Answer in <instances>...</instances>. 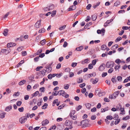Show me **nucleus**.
<instances>
[{"label":"nucleus","mask_w":130,"mask_h":130,"mask_svg":"<svg viewBox=\"0 0 130 130\" xmlns=\"http://www.w3.org/2000/svg\"><path fill=\"white\" fill-rule=\"evenodd\" d=\"M65 105H64L63 104H62V105H61L60 106H59L58 107V109H61L63 108Z\"/></svg>","instance_id":"56"},{"label":"nucleus","mask_w":130,"mask_h":130,"mask_svg":"<svg viewBox=\"0 0 130 130\" xmlns=\"http://www.w3.org/2000/svg\"><path fill=\"white\" fill-rule=\"evenodd\" d=\"M108 110V107H107L105 108L104 109H101V112H103Z\"/></svg>","instance_id":"22"},{"label":"nucleus","mask_w":130,"mask_h":130,"mask_svg":"<svg viewBox=\"0 0 130 130\" xmlns=\"http://www.w3.org/2000/svg\"><path fill=\"white\" fill-rule=\"evenodd\" d=\"M127 125V124L126 123H123V125L121 126V128L122 129H124L126 127Z\"/></svg>","instance_id":"57"},{"label":"nucleus","mask_w":130,"mask_h":130,"mask_svg":"<svg viewBox=\"0 0 130 130\" xmlns=\"http://www.w3.org/2000/svg\"><path fill=\"white\" fill-rule=\"evenodd\" d=\"M52 64V63H51L50 64H47L46 66L45 67V68L46 69L45 70L46 72L48 73H49L51 72V71L52 70V67H51Z\"/></svg>","instance_id":"2"},{"label":"nucleus","mask_w":130,"mask_h":130,"mask_svg":"<svg viewBox=\"0 0 130 130\" xmlns=\"http://www.w3.org/2000/svg\"><path fill=\"white\" fill-rule=\"evenodd\" d=\"M48 120L46 119L44 121H43L42 122V125L43 126H44L48 124Z\"/></svg>","instance_id":"14"},{"label":"nucleus","mask_w":130,"mask_h":130,"mask_svg":"<svg viewBox=\"0 0 130 130\" xmlns=\"http://www.w3.org/2000/svg\"><path fill=\"white\" fill-rule=\"evenodd\" d=\"M115 62L118 64H119L121 62L120 60L119 59H117L115 61Z\"/></svg>","instance_id":"62"},{"label":"nucleus","mask_w":130,"mask_h":130,"mask_svg":"<svg viewBox=\"0 0 130 130\" xmlns=\"http://www.w3.org/2000/svg\"><path fill=\"white\" fill-rule=\"evenodd\" d=\"M114 66V63L113 61H109L107 62L106 64V67L107 68H111Z\"/></svg>","instance_id":"3"},{"label":"nucleus","mask_w":130,"mask_h":130,"mask_svg":"<svg viewBox=\"0 0 130 130\" xmlns=\"http://www.w3.org/2000/svg\"><path fill=\"white\" fill-rule=\"evenodd\" d=\"M69 88V86L68 84L64 85V88L66 89H68Z\"/></svg>","instance_id":"48"},{"label":"nucleus","mask_w":130,"mask_h":130,"mask_svg":"<svg viewBox=\"0 0 130 130\" xmlns=\"http://www.w3.org/2000/svg\"><path fill=\"white\" fill-rule=\"evenodd\" d=\"M31 86L29 85H28L27 86V88L28 91L30 90L31 89Z\"/></svg>","instance_id":"54"},{"label":"nucleus","mask_w":130,"mask_h":130,"mask_svg":"<svg viewBox=\"0 0 130 130\" xmlns=\"http://www.w3.org/2000/svg\"><path fill=\"white\" fill-rule=\"evenodd\" d=\"M91 19L90 17L89 16H88L87 17V19L85 20V21L87 22L89 21Z\"/></svg>","instance_id":"60"},{"label":"nucleus","mask_w":130,"mask_h":130,"mask_svg":"<svg viewBox=\"0 0 130 130\" xmlns=\"http://www.w3.org/2000/svg\"><path fill=\"white\" fill-rule=\"evenodd\" d=\"M44 10L45 11H49L48 7V6H47L46 7H45L43 8Z\"/></svg>","instance_id":"58"},{"label":"nucleus","mask_w":130,"mask_h":130,"mask_svg":"<svg viewBox=\"0 0 130 130\" xmlns=\"http://www.w3.org/2000/svg\"><path fill=\"white\" fill-rule=\"evenodd\" d=\"M34 78V76L33 75H32L30 76L28 78L29 80H30L32 81L33 80V79Z\"/></svg>","instance_id":"40"},{"label":"nucleus","mask_w":130,"mask_h":130,"mask_svg":"<svg viewBox=\"0 0 130 130\" xmlns=\"http://www.w3.org/2000/svg\"><path fill=\"white\" fill-rule=\"evenodd\" d=\"M58 84V82L57 81H54L53 83V85L55 86L57 85Z\"/></svg>","instance_id":"64"},{"label":"nucleus","mask_w":130,"mask_h":130,"mask_svg":"<svg viewBox=\"0 0 130 130\" xmlns=\"http://www.w3.org/2000/svg\"><path fill=\"white\" fill-rule=\"evenodd\" d=\"M83 48V46H81L79 47L76 48V50L78 51H80Z\"/></svg>","instance_id":"19"},{"label":"nucleus","mask_w":130,"mask_h":130,"mask_svg":"<svg viewBox=\"0 0 130 130\" xmlns=\"http://www.w3.org/2000/svg\"><path fill=\"white\" fill-rule=\"evenodd\" d=\"M20 94V92H15L13 94V96H18Z\"/></svg>","instance_id":"39"},{"label":"nucleus","mask_w":130,"mask_h":130,"mask_svg":"<svg viewBox=\"0 0 130 130\" xmlns=\"http://www.w3.org/2000/svg\"><path fill=\"white\" fill-rule=\"evenodd\" d=\"M42 50L41 49H39L37 52L36 54V55H38L39 54L41 53L42 52Z\"/></svg>","instance_id":"29"},{"label":"nucleus","mask_w":130,"mask_h":130,"mask_svg":"<svg viewBox=\"0 0 130 130\" xmlns=\"http://www.w3.org/2000/svg\"><path fill=\"white\" fill-rule=\"evenodd\" d=\"M113 71V69L112 68H110L108 70V72L109 73H111Z\"/></svg>","instance_id":"52"},{"label":"nucleus","mask_w":130,"mask_h":130,"mask_svg":"<svg viewBox=\"0 0 130 130\" xmlns=\"http://www.w3.org/2000/svg\"><path fill=\"white\" fill-rule=\"evenodd\" d=\"M119 118V116L117 114H115L113 116V119L114 120L117 119H118Z\"/></svg>","instance_id":"30"},{"label":"nucleus","mask_w":130,"mask_h":130,"mask_svg":"<svg viewBox=\"0 0 130 130\" xmlns=\"http://www.w3.org/2000/svg\"><path fill=\"white\" fill-rule=\"evenodd\" d=\"M72 122L67 120L66 121L65 123V125L66 126H68L70 125H72Z\"/></svg>","instance_id":"5"},{"label":"nucleus","mask_w":130,"mask_h":130,"mask_svg":"<svg viewBox=\"0 0 130 130\" xmlns=\"http://www.w3.org/2000/svg\"><path fill=\"white\" fill-rule=\"evenodd\" d=\"M122 38L120 37H119L116 39L115 41L116 42H118L121 40Z\"/></svg>","instance_id":"35"},{"label":"nucleus","mask_w":130,"mask_h":130,"mask_svg":"<svg viewBox=\"0 0 130 130\" xmlns=\"http://www.w3.org/2000/svg\"><path fill=\"white\" fill-rule=\"evenodd\" d=\"M120 2L119 1H116L114 4V6L117 7L118 5H120Z\"/></svg>","instance_id":"23"},{"label":"nucleus","mask_w":130,"mask_h":130,"mask_svg":"<svg viewBox=\"0 0 130 130\" xmlns=\"http://www.w3.org/2000/svg\"><path fill=\"white\" fill-rule=\"evenodd\" d=\"M19 111L20 112H23L24 110V108L23 107L18 108Z\"/></svg>","instance_id":"47"},{"label":"nucleus","mask_w":130,"mask_h":130,"mask_svg":"<svg viewBox=\"0 0 130 130\" xmlns=\"http://www.w3.org/2000/svg\"><path fill=\"white\" fill-rule=\"evenodd\" d=\"M105 31L104 29H102L101 30H98L97 31V32L98 34H101L102 33H105Z\"/></svg>","instance_id":"15"},{"label":"nucleus","mask_w":130,"mask_h":130,"mask_svg":"<svg viewBox=\"0 0 130 130\" xmlns=\"http://www.w3.org/2000/svg\"><path fill=\"white\" fill-rule=\"evenodd\" d=\"M23 48V47L22 46H20L18 48L17 50L18 51L20 52L22 50Z\"/></svg>","instance_id":"41"},{"label":"nucleus","mask_w":130,"mask_h":130,"mask_svg":"<svg viewBox=\"0 0 130 130\" xmlns=\"http://www.w3.org/2000/svg\"><path fill=\"white\" fill-rule=\"evenodd\" d=\"M130 118L129 116H127L126 117H124L122 118L123 120H125L127 119H129Z\"/></svg>","instance_id":"50"},{"label":"nucleus","mask_w":130,"mask_h":130,"mask_svg":"<svg viewBox=\"0 0 130 130\" xmlns=\"http://www.w3.org/2000/svg\"><path fill=\"white\" fill-rule=\"evenodd\" d=\"M58 93L60 95H62L63 96H64L66 94L65 92L62 90L59 91L58 92Z\"/></svg>","instance_id":"10"},{"label":"nucleus","mask_w":130,"mask_h":130,"mask_svg":"<svg viewBox=\"0 0 130 130\" xmlns=\"http://www.w3.org/2000/svg\"><path fill=\"white\" fill-rule=\"evenodd\" d=\"M99 79L98 78H96L95 79L92 78L91 79V81L92 83L93 84H95L98 81Z\"/></svg>","instance_id":"9"},{"label":"nucleus","mask_w":130,"mask_h":130,"mask_svg":"<svg viewBox=\"0 0 130 130\" xmlns=\"http://www.w3.org/2000/svg\"><path fill=\"white\" fill-rule=\"evenodd\" d=\"M96 16L95 15H93L92 16L91 19L93 21H95L96 20Z\"/></svg>","instance_id":"20"},{"label":"nucleus","mask_w":130,"mask_h":130,"mask_svg":"<svg viewBox=\"0 0 130 130\" xmlns=\"http://www.w3.org/2000/svg\"><path fill=\"white\" fill-rule=\"evenodd\" d=\"M118 45L115 44L111 47V48H112V49H116L118 48Z\"/></svg>","instance_id":"43"},{"label":"nucleus","mask_w":130,"mask_h":130,"mask_svg":"<svg viewBox=\"0 0 130 130\" xmlns=\"http://www.w3.org/2000/svg\"><path fill=\"white\" fill-rule=\"evenodd\" d=\"M26 116H23L19 119V121L21 124L23 123L27 120V118Z\"/></svg>","instance_id":"4"},{"label":"nucleus","mask_w":130,"mask_h":130,"mask_svg":"<svg viewBox=\"0 0 130 130\" xmlns=\"http://www.w3.org/2000/svg\"><path fill=\"white\" fill-rule=\"evenodd\" d=\"M108 54L107 52H105V53H103L102 55V57H104L105 56H107V55Z\"/></svg>","instance_id":"59"},{"label":"nucleus","mask_w":130,"mask_h":130,"mask_svg":"<svg viewBox=\"0 0 130 130\" xmlns=\"http://www.w3.org/2000/svg\"><path fill=\"white\" fill-rule=\"evenodd\" d=\"M46 72V70L44 69L42 71H40V72H41V74L43 76H44L45 75Z\"/></svg>","instance_id":"27"},{"label":"nucleus","mask_w":130,"mask_h":130,"mask_svg":"<svg viewBox=\"0 0 130 130\" xmlns=\"http://www.w3.org/2000/svg\"><path fill=\"white\" fill-rule=\"evenodd\" d=\"M91 106V104L89 103H87L86 105V107L88 109H90Z\"/></svg>","instance_id":"55"},{"label":"nucleus","mask_w":130,"mask_h":130,"mask_svg":"<svg viewBox=\"0 0 130 130\" xmlns=\"http://www.w3.org/2000/svg\"><path fill=\"white\" fill-rule=\"evenodd\" d=\"M105 64L103 63L99 67V69L100 71H102L104 69V66Z\"/></svg>","instance_id":"11"},{"label":"nucleus","mask_w":130,"mask_h":130,"mask_svg":"<svg viewBox=\"0 0 130 130\" xmlns=\"http://www.w3.org/2000/svg\"><path fill=\"white\" fill-rule=\"evenodd\" d=\"M75 110H72L71 111L69 115L70 117H72L75 113Z\"/></svg>","instance_id":"17"},{"label":"nucleus","mask_w":130,"mask_h":130,"mask_svg":"<svg viewBox=\"0 0 130 130\" xmlns=\"http://www.w3.org/2000/svg\"><path fill=\"white\" fill-rule=\"evenodd\" d=\"M121 107V105L119 104L117 106L116 109L117 110H120V108Z\"/></svg>","instance_id":"51"},{"label":"nucleus","mask_w":130,"mask_h":130,"mask_svg":"<svg viewBox=\"0 0 130 130\" xmlns=\"http://www.w3.org/2000/svg\"><path fill=\"white\" fill-rule=\"evenodd\" d=\"M49 11L54 9L55 7V6L52 4H50L48 5Z\"/></svg>","instance_id":"12"},{"label":"nucleus","mask_w":130,"mask_h":130,"mask_svg":"<svg viewBox=\"0 0 130 130\" xmlns=\"http://www.w3.org/2000/svg\"><path fill=\"white\" fill-rule=\"evenodd\" d=\"M55 92H53L52 93V95L57 96L59 94L58 92L56 91H54Z\"/></svg>","instance_id":"36"},{"label":"nucleus","mask_w":130,"mask_h":130,"mask_svg":"<svg viewBox=\"0 0 130 130\" xmlns=\"http://www.w3.org/2000/svg\"><path fill=\"white\" fill-rule=\"evenodd\" d=\"M82 106L81 105H79L78 106H77L76 108V109L77 111H78L82 108Z\"/></svg>","instance_id":"37"},{"label":"nucleus","mask_w":130,"mask_h":130,"mask_svg":"<svg viewBox=\"0 0 130 130\" xmlns=\"http://www.w3.org/2000/svg\"><path fill=\"white\" fill-rule=\"evenodd\" d=\"M22 103V102L21 101H19L17 102L16 104L18 106H20L21 105Z\"/></svg>","instance_id":"45"},{"label":"nucleus","mask_w":130,"mask_h":130,"mask_svg":"<svg viewBox=\"0 0 130 130\" xmlns=\"http://www.w3.org/2000/svg\"><path fill=\"white\" fill-rule=\"evenodd\" d=\"M48 105L46 103H45L44 105L42 106V108L43 109H45L47 107Z\"/></svg>","instance_id":"28"},{"label":"nucleus","mask_w":130,"mask_h":130,"mask_svg":"<svg viewBox=\"0 0 130 130\" xmlns=\"http://www.w3.org/2000/svg\"><path fill=\"white\" fill-rule=\"evenodd\" d=\"M111 80L113 83H115L116 82L117 80L116 77H113L111 78Z\"/></svg>","instance_id":"38"},{"label":"nucleus","mask_w":130,"mask_h":130,"mask_svg":"<svg viewBox=\"0 0 130 130\" xmlns=\"http://www.w3.org/2000/svg\"><path fill=\"white\" fill-rule=\"evenodd\" d=\"M119 93V91H118L115 92L113 94V99H115L117 97Z\"/></svg>","instance_id":"7"},{"label":"nucleus","mask_w":130,"mask_h":130,"mask_svg":"<svg viewBox=\"0 0 130 130\" xmlns=\"http://www.w3.org/2000/svg\"><path fill=\"white\" fill-rule=\"evenodd\" d=\"M122 77L121 76H118L117 77V79L120 82L122 80Z\"/></svg>","instance_id":"53"},{"label":"nucleus","mask_w":130,"mask_h":130,"mask_svg":"<svg viewBox=\"0 0 130 130\" xmlns=\"http://www.w3.org/2000/svg\"><path fill=\"white\" fill-rule=\"evenodd\" d=\"M83 82V79L82 77H80L78 78L77 80V82L78 83H82Z\"/></svg>","instance_id":"24"},{"label":"nucleus","mask_w":130,"mask_h":130,"mask_svg":"<svg viewBox=\"0 0 130 130\" xmlns=\"http://www.w3.org/2000/svg\"><path fill=\"white\" fill-rule=\"evenodd\" d=\"M39 56L37 57L34 58V61L35 62H37L38 60H39Z\"/></svg>","instance_id":"44"},{"label":"nucleus","mask_w":130,"mask_h":130,"mask_svg":"<svg viewBox=\"0 0 130 130\" xmlns=\"http://www.w3.org/2000/svg\"><path fill=\"white\" fill-rule=\"evenodd\" d=\"M85 85V84L84 83H83L82 84H81L79 85V86L81 88H82L84 87Z\"/></svg>","instance_id":"63"},{"label":"nucleus","mask_w":130,"mask_h":130,"mask_svg":"<svg viewBox=\"0 0 130 130\" xmlns=\"http://www.w3.org/2000/svg\"><path fill=\"white\" fill-rule=\"evenodd\" d=\"M116 121H115V124L116 125L118 124L120 122V119H116Z\"/></svg>","instance_id":"31"},{"label":"nucleus","mask_w":130,"mask_h":130,"mask_svg":"<svg viewBox=\"0 0 130 130\" xmlns=\"http://www.w3.org/2000/svg\"><path fill=\"white\" fill-rule=\"evenodd\" d=\"M26 82V81L25 80H23L21 81L19 83V84L20 85H23Z\"/></svg>","instance_id":"16"},{"label":"nucleus","mask_w":130,"mask_h":130,"mask_svg":"<svg viewBox=\"0 0 130 130\" xmlns=\"http://www.w3.org/2000/svg\"><path fill=\"white\" fill-rule=\"evenodd\" d=\"M8 30L7 29H5L4 30V31L3 34L5 36H6L8 34Z\"/></svg>","instance_id":"18"},{"label":"nucleus","mask_w":130,"mask_h":130,"mask_svg":"<svg viewBox=\"0 0 130 130\" xmlns=\"http://www.w3.org/2000/svg\"><path fill=\"white\" fill-rule=\"evenodd\" d=\"M106 118L107 119H109L110 120H111L113 119L112 117L111 116H108Z\"/></svg>","instance_id":"42"},{"label":"nucleus","mask_w":130,"mask_h":130,"mask_svg":"<svg viewBox=\"0 0 130 130\" xmlns=\"http://www.w3.org/2000/svg\"><path fill=\"white\" fill-rule=\"evenodd\" d=\"M106 46L105 45H102L101 47V48L102 50H105L106 48Z\"/></svg>","instance_id":"33"},{"label":"nucleus","mask_w":130,"mask_h":130,"mask_svg":"<svg viewBox=\"0 0 130 130\" xmlns=\"http://www.w3.org/2000/svg\"><path fill=\"white\" fill-rule=\"evenodd\" d=\"M11 109V106H8L7 107H6L5 110L7 111H9Z\"/></svg>","instance_id":"21"},{"label":"nucleus","mask_w":130,"mask_h":130,"mask_svg":"<svg viewBox=\"0 0 130 130\" xmlns=\"http://www.w3.org/2000/svg\"><path fill=\"white\" fill-rule=\"evenodd\" d=\"M89 60L88 59H85V60L84 61H82V63L83 64L84 63H87L88 62V61Z\"/></svg>","instance_id":"49"},{"label":"nucleus","mask_w":130,"mask_h":130,"mask_svg":"<svg viewBox=\"0 0 130 130\" xmlns=\"http://www.w3.org/2000/svg\"><path fill=\"white\" fill-rule=\"evenodd\" d=\"M41 20H39L35 23V27L37 28H39L41 26Z\"/></svg>","instance_id":"6"},{"label":"nucleus","mask_w":130,"mask_h":130,"mask_svg":"<svg viewBox=\"0 0 130 130\" xmlns=\"http://www.w3.org/2000/svg\"><path fill=\"white\" fill-rule=\"evenodd\" d=\"M120 68V64H118L117 66H116L114 67L115 70L116 71L118 69Z\"/></svg>","instance_id":"26"},{"label":"nucleus","mask_w":130,"mask_h":130,"mask_svg":"<svg viewBox=\"0 0 130 130\" xmlns=\"http://www.w3.org/2000/svg\"><path fill=\"white\" fill-rule=\"evenodd\" d=\"M46 40L45 39H44L40 41V43L42 45H44L45 44Z\"/></svg>","instance_id":"34"},{"label":"nucleus","mask_w":130,"mask_h":130,"mask_svg":"<svg viewBox=\"0 0 130 130\" xmlns=\"http://www.w3.org/2000/svg\"><path fill=\"white\" fill-rule=\"evenodd\" d=\"M89 122V120L87 119L81 121L82 125L83 126L82 128L84 126L87 127L89 126V124H88Z\"/></svg>","instance_id":"1"},{"label":"nucleus","mask_w":130,"mask_h":130,"mask_svg":"<svg viewBox=\"0 0 130 130\" xmlns=\"http://www.w3.org/2000/svg\"><path fill=\"white\" fill-rule=\"evenodd\" d=\"M56 11L54 10L52 11L51 13V16L52 17H54L56 14Z\"/></svg>","instance_id":"25"},{"label":"nucleus","mask_w":130,"mask_h":130,"mask_svg":"<svg viewBox=\"0 0 130 130\" xmlns=\"http://www.w3.org/2000/svg\"><path fill=\"white\" fill-rule=\"evenodd\" d=\"M45 88L44 87L41 88L39 89V91L41 92H44Z\"/></svg>","instance_id":"46"},{"label":"nucleus","mask_w":130,"mask_h":130,"mask_svg":"<svg viewBox=\"0 0 130 130\" xmlns=\"http://www.w3.org/2000/svg\"><path fill=\"white\" fill-rule=\"evenodd\" d=\"M113 20V19H111L110 20H107L106 22L104 23V26H108V24L112 22Z\"/></svg>","instance_id":"13"},{"label":"nucleus","mask_w":130,"mask_h":130,"mask_svg":"<svg viewBox=\"0 0 130 130\" xmlns=\"http://www.w3.org/2000/svg\"><path fill=\"white\" fill-rule=\"evenodd\" d=\"M96 59H94L92 61V65H93V66L95 65L96 64Z\"/></svg>","instance_id":"61"},{"label":"nucleus","mask_w":130,"mask_h":130,"mask_svg":"<svg viewBox=\"0 0 130 130\" xmlns=\"http://www.w3.org/2000/svg\"><path fill=\"white\" fill-rule=\"evenodd\" d=\"M6 114V113L2 111H0V118L3 119L5 118V115Z\"/></svg>","instance_id":"8"},{"label":"nucleus","mask_w":130,"mask_h":130,"mask_svg":"<svg viewBox=\"0 0 130 130\" xmlns=\"http://www.w3.org/2000/svg\"><path fill=\"white\" fill-rule=\"evenodd\" d=\"M39 93V92L37 91L35 92L32 95L33 96H37Z\"/></svg>","instance_id":"32"}]
</instances>
